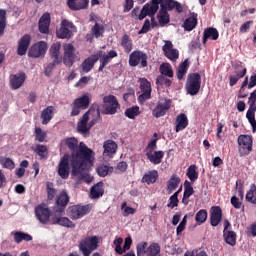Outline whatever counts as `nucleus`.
<instances>
[{
  "label": "nucleus",
  "instance_id": "nucleus-1",
  "mask_svg": "<svg viewBox=\"0 0 256 256\" xmlns=\"http://www.w3.org/2000/svg\"><path fill=\"white\" fill-rule=\"evenodd\" d=\"M63 145H66L71 151L70 161L74 174L79 172V167L87 165L91 156L95 155V152L91 148L87 147L83 142L79 143V140L75 137L62 140L60 147H63Z\"/></svg>",
  "mask_w": 256,
  "mask_h": 256
},
{
  "label": "nucleus",
  "instance_id": "nucleus-2",
  "mask_svg": "<svg viewBox=\"0 0 256 256\" xmlns=\"http://www.w3.org/2000/svg\"><path fill=\"white\" fill-rule=\"evenodd\" d=\"M187 95L195 97L201 91V74L199 72L189 73L185 83Z\"/></svg>",
  "mask_w": 256,
  "mask_h": 256
},
{
  "label": "nucleus",
  "instance_id": "nucleus-3",
  "mask_svg": "<svg viewBox=\"0 0 256 256\" xmlns=\"http://www.w3.org/2000/svg\"><path fill=\"white\" fill-rule=\"evenodd\" d=\"M93 161H95V155L90 156L89 162L87 164H82L78 167V172L75 174L73 173V167L71 170V177L72 179L77 178L78 181H84L85 183L89 184L93 181V176L89 174L91 167L93 166Z\"/></svg>",
  "mask_w": 256,
  "mask_h": 256
},
{
  "label": "nucleus",
  "instance_id": "nucleus-4",
  "mask_svg": "<svg viewBox=\"0 0 256 256\" xmlns=\"http://www.w3.org/2000/svg\"><path fill=\"white\" fill-rule=\"evenodd\" d=\"M79 251L83 256H90L99 249V236H88L79 242Z\"/></svg>",
  "mask_w": 256,
  "mask_h": 256
},
{
  "label": "nucleus",
  "instance_id": "nucleus-5",
  "mask_svg": "<svg viewBox=\"0 0 256 256\" xmlns=\"http://www.w3.org/2000/svg\"><path fill=\"white\" fill-rule=\"evenodd\" d=\"M238 153L240 157H247L253 151V136L240 134L237 138Z\"/></svg>",
  "mask_w": 256,
  "mask_h": 256
},
{
  "label": "nucleus",
  "instance_id": "nucleus-6",
  "mask_svg": "<svg viewBox=\"0 0 256 256\" xmlns=\"http://www.w3.org/2000/svg\"><path fill=\"white\" fill-rule=\"evenodd\" d=\"M91 209H93V204L73 205L68 207L67 215L72 219V221H77L79 219H83L85 215H89V213H91Z\"/></svg>",
  "mask_w": 256,
  "mask_h": 256
},
{
  "label": "nucleus",
  "instance_id": "nucleus-7",
  "mask_svg": "<svg viewBox=\"0 0 256 256\" xmlns=\"http://www.w3.org/2000/svg\"><path fill=\"white\" fill-rule=\"evenodd\" d=\"M102 115H115L117 109H121V104L115 95H107L103 97Z\"/></svg>",
  "mask_w": 256,
  "mask_h": 256
},
{
  "label": "nucleus",
  "instance_id": "nucleus-8",
  "mask_svg": "<svg viewBox=\"0 0 256 256\" xmlns=\"http://www.w3.org/2000/svg\"><path fill=\"white\" fill-rule=\"evenodd\" d=\"M248 105L249 108L246 112V119L250 123L252 127V133H256V119H255V112H256V89L250 93L248 98Z\"/></svg>",
  "mask_w": 256,
  "mask_h": 256
},
{
  "label": "nucleus",
  "instance_id": "nucleus-9",
  "mask_svg": "<svg viewBox=\"0 0 256 256\" xmlns=\"http://www.w3.org/2000/svg\"><path fill=\"white\" fill-rule=\"evenodd\" d=\"M71 173V155L65 153L58 163V175L61 179H69Z\"/></svg>",
  "mask_w": 256,
  "mask_h": 256
},
{
  "label": "nucleus",
  "instance_id": "nucleus-10",
  "mask_svg": "<svg viewBox=\"0 0 256 256\" xmlns=\"http://www.w3.org/2000/svg\"><path fill=\"white\" fill-rule=\"evenodd\" d=\"M64 56L62 59L63 65L65 67L71 68L75 64V59L77 54H75V46L72 43L63 44Z\"/></svg>",
  "mask_w": 256,
  "mask_h": 256
},
{
  "label": "nucleus",
  "instance_id": "nucleus-11",
  "mask_svg": "<svg viewBox=\"0 0 256 256\" xmlns=\"http://www.w3.org/2000/svg\"><path fill=\"white\" fill-rule=\"evenodd\" d=\"M35 215L36 219H38L39 223H42V225H51V210L47 205L40 204L36 206Z\"/></svg>",
  "mask_w": 256,
  "mask_h": 256
},
{
  "label": "nucleus",
  "instance_id": "nucleus-12",
  "mask_svg": "<svg viewBox=\"0 0 256 256\" xmlns=\"http://www.w3.org/2000/svg\"><path fill=\"white\" fill-rule=\"evenodd\" d=\"M69 29H75V24L69 20H62L60 29L56 31L57 39H71L73 32Z\"/></svg>",
  "mask_w": 256,
  "mask_h": 256
},
{
  "label": "nucleus",
  "instance_id": "nucleus-13",
  "mask_svg": "<svg viewBox=\"0 0 256 256\" xmlns=\"http://www.w3.org/2000/svg\"><path fill=\"white\" fill-rule=\"evenodd\" d=\"M45 53H47V42L39 41L30 47L28 57L31 59H39V57H43Z\"/></svg>",
  "mask_w": 256,
  "mask_h": 256
},
{
  "label": "nucleus",
  "instance_id": "nucleus-14",
  "mask_svg": "<svg viewBox=\"0 0 256 256\" xmlns=\"http://www.w3.org/2000/svg\"><path fill=\"white\" fill-rule=\"evenodd\" d=\"M140 89L142 93L138 97L139 103L151 99V82L147 78H140Z\"/></svg>",
  "mask_w": 256,
  "mask_h": 256
},
{
  "label": "nucleus",
  "instance_id": "nucleus-15",
  "mask_svg": "<svg viewBox=\"0 0 256 256\" xmlns=\"http://www.w3.org/2000/svg\"><path fill=\"white\" fill-rule=\"evenodd\" d=\"M102 55L103 52L99 50L96 54H92L91 56L86 58L81 64L82 71L84 73H89L93 69V67H95V63H97V61L101 59Z\"/></svg>",
  "mask_w": 256,
  "mask_h": 256
},
{
  "label": "nucleus",
  "instance_id": "nucleus-16",
  "mask_svg": "<svg viewBox=\"0 0 256 256\" xmlns=\"http://www.w3.org/2000/svg\"><path fill=\"white\" fill-rule=\"evenodd\" d=\"M26 79H27V74H25V72L23 71H20L17 74H11L9 77V83H10L11 89L13 90L21 89Z\"/></svg>",
  "mask_w": 256,
  "mask_h": 256
},
{
  "label": "nucleus",
  "instance_id": "nucleus-17",
  "mask_svg": "<svg viewBox=\"0 0 256 256\" xmlns=\"http://www.w3.org/2000/svg\"><path fill=\"white\" fill-rule=\"evenodd\" d=\"M69 204V195L67 193L59 194L56 198V207L54 208L55 215H63Z\"/></svg>",
  "mask_w": 256,
  "mask_h": 256
},
{
  "label": "nucleus",
  "instance_id": "nucleus-18",
  "mask_svg": "<svg viewBox=\"0 0 256 256\" xmlns=\"http://www.w3.org/2000/svg\"><path fill=\"white\" fill-rule=\"evenodd\" d=\"M57 215L59 214L51 217L50 225H60L61 227H67L68 229H75V224L73 221H71V219H69L68 217Z\"/></svg>",
  "mask_w": 256,
  "mask_h": 256
},
{
  "label": "nucleus",
  "instance_id": "nucleus-19",
  "mask_svg": "<svg viewBox=\"0 0 256 256\" xmlns=\"http://www.w3.org/2000/svg\"><path fill=\"white\" fill-rule=\"evenodd\" d=\"M29 45H31V35L25 34L18 41L17 55L20 57L27 55V49H29Z\"/></svg>",
  "mask_w": 256,
  "mask_h": 256
},
{
  "label": "nucleus",
  "instance_id": "nucleus-20",
  "mask_svg": "<svg viewBox=\"0 0 256 256\" xmlns=\"http://www.w3.org/2000/svg\"><path fill=\"white\" fill-rule=\"evenodd\" d=\"M223 219V210L219 206H212L210 209V225L212 227H217Z\"/></svg>",
  "mask_w": 256,
  "mask_h": 256
},
{
  "label": "nucleus",
  "instance_id": "nucleus-21",
  "mask_svg": "<svg viewBox=\"0 0 256 256\" xmlns=\"http://www.w3.org/2000/svg\"><path fill=\"white\" fill-rule=\"evenodd\" d=\"M103 147V157L107 159H113V155L117 153V142L114 140H106L103 144Z\"/></svg>",
  "mask_w": 256,
  "mask_h": 256
},
{
  "label": "nucleus",
  "instance_id": "nucleus-22",
  "mask_svg": "<svg viewBox=\"0 0 256 256\" xmlns=\"http://www.w3.org/2000/svg\"><path fill=\"white\" fill-rule=\"evenodd\" d=\"M217 41L219 39V30L215 27H208L204 29L203 37H202V43L203 45L207 44V41Z\"/></svg>",
  "mask_w": 256,
  "mask_h": 256
},
{
  "label": "nucleus",
  "instance_id": "nucleus-23",
  "mask_svg": "<svg viewBox=\"0 0 256 256\" xmlns=\"http://www.w3.org/2000/svg\"><path fill=\"white\" fill-rule=\"evenodd\" d=\"M198 14L195 12H190V16L184 20L183 28L184 31L191 33L195 27H197V20Z\"/></svg>",
  "mask_w": 256,
  "mask_h": 256
},
{
  "label": "nucleus",
  "instance_id": "nucleus-24",
  "mask_svg": "<svg viewBox=\"0 0 256 256\" xmlns=\"http://www.w3.org/2000/svg\"><path fill=\"white\" fill-rule=\"evenodd\" d=\"M163 1L164 0H150V2L146 3L140 11L148 12V13H157L160 9H163Z\"/></svg>",
  "mask_w": 256,
  "mask_h": 256
},
{
  "label": "nucleus",
  "instance_id": "nucleus-25",
  "mask_svg": "<svg viewBox=\"0 0 256 256\" xmlns=\"http://www.w3.org/2000/svg\"><path fill=\"white\" fill-rule=\"evenodd\" d=\"M67 6L71 11H81L89 7V0H67Z\"/></svg>",
  "mask_w": 256,
  "mask_h": 256
},
{
  "label": "nucleus",
  "instance_id": "nucleus-26",
  "mask_svg": "<svg viewBox=\"0 0 256 256\" xmlns=\"http://www.w3.org/2000/svg\"><path fill=\"white\" fill-rule=\"evenodd\" d=\"M146 157L150 163H153V165H160V163L163 162V157H165V152L162 150L146 152Z\"/></svg>",
  "mask_w": 256,
  "mask_h": 256
},
{
  "label": "nucleus",
  "instance_id": "nucleus-27",
  "mask_svg": "<svg viewBox=\"0 0 256 256\" xmlns=\"http://www.w3.org/2000/svg\"><path fill=\"white\" fill-rule=\"evenodd\" d=\"M54 106H47L41 112L40 118L42 119V125H49L51 123V119L54 117Z\"/></svg>",
  "mask_w": 256,
  "mask_h": 256
},
{
  "label": "nucleus",
  "instance_id": "nucleus-28",
  "mask_svg": "<svg viewBox=\"0 0 256 256\" xmlns=\"http://www.w3.org/2000/svg\"><path fill=\"white\" fill-rule=\"evenodd\" d=\"M48 55L52 59V61H60L61 63H63V60L59 58V55H61V42L53 43L50 46Z\"/></svg>",
  "mask_w": 256,
  "mask_h": 256
},
{
  "label": "nucleus",
  "instance_id": "nucleus-29",
  "mask_svg": "<svg viewBox=\"0 0 256 256\" xmlns=\"http://www.w3.org/2000/svg\"><path fill=\"white\" fill-rule=\"evenodd\" d=\"M189 125V118H187V114L181 113L176 118V126L175 131L176 133H179V131H183L187 129V126Z\"/></svg>",
  "mask_w": 256,
  "mask_h": 256
},
{
  "label": "nucleus",
  "instance_id": "nucleus-30",
  "mask_svg": "<svg viewBox=\"0 0 256 256\" xmlns=\"http://www.w3.org/2000/svg\"><path fill=\"white\" fill-rule=\"evenodd\" d=\"M189 58H186L179 66L176 72V76L178 81H183L185 75H187V71H189Z\"/></svg>",
  "mask_w": 256,
  "mask_h": 256
},
{
  "label": "nucleus",
  "instance_id": "nucleus-31",
  "mask_svg": "<svg viewBox=\"0 0 256 256\" xmlns=\"http://www.w3.org/2000/svg\"><path fill=\"white\" fill-rule=\"evenodd\" d=\"M91 104V98H89L88 94H83L82 96L74 99L73 105H77L81 109H89V105Z\"/></svg>",
  "mask_w": 256,
  "mask_h": 256
},
{
  "label": "nucleus",
  "instance_id": "nucleus-32",
  "mask_svg": "<svg viewBox=\"0 0 256 256\" xmlns=\"http://www.w3.org/2000/svg\"><path fill=\"white\" fill-rule=\"evenodd\" d=\"M158 25L159 27H165L171 23V17L169 16V12L164 10H159L157 13Z\"/></svg>",
  "mask_w": 256,
  "mask_h": 256
},
{
  "label": "nucleus",
  "instance_id": "nucleus-33",
  "mask_svg": "<svg viewBox=\"0 0 256 256\" xmlns=\"http://www.w3.org/2000/svg\"><path fill=\"white\" fill-rule=\"evenodd\" d=\"M155 15H157V12H143L140 11L139 13V21H143L146 17H150V26L151 29H155V27H159V22L155 20Z\"/></svg>",
  "mask_w": 256,
  "mask_h": 256
},
{
  "label": "nucleus",
  "instance_id": "nucleus-34",
  "mask_svg": "<svg viewBox=\"0 0 256 256\" xmlns=\"http://www.w3.org/2000/svg\"><path fill=\"white\" fill-rule=\"evenodd\" d=\"M223 237L227 245H230L231 247H235V245H237V233H235V231L223 230Z\"/></svg>",
  "mask_w": 256,
  "mask_h": 256
},
{
  "label": "nucleus",
  "instance_id": "nucleus-35",
  "mask_svg": "<svg viewBox=\"0 0 256 256\" xmlns=\"http://www.w3.org/2000/svg\"><path fill=\"white\" fill-rule=\"evenodd\" d=\"M32 151L40 157V159H47L49 157V148L43 144H36Z\"/></svg>",
  "mask_w": 256,
  "mask_h": 256
},
{
  "label": "nucleus",
  "instance_id": "nucleus-36",
  "mask_svg": "<svg viewBox=\"0 0 256 256\" xmlns=\"http://www.w3.org/2000/svg\"><path fill=\"white\" fill-rule=\"evenodd\" d=\"M180 183L181 178H179L177 174H173L167 181V191H169V193H173V191H176L177 187H179Z\"/></svg>",
  "mask_w": 256,
  "mask_h": 256
},
{
  "label": "nucleus",
  "instance_id": "nucleus-37",
  "mask_svg": "<svg viewBox=\"0 0 256 256\" xmlns=\"http://www.w3.org/2000/svg\"><path fill=\"white\" fill-rule=\"evenodd\" d=\"M113 171V166H109L107 164H100L96 167V173L99 177H107V175H111Z\"/></svg>",
  "mask_w": 256,
  "mask_h": 256
},
{
  "label": "nucleus",
  "instance_id": "nucleus-38",
  "mask_svg": "<svg viewBox=\"0 0 256 256\" xmlns=\"http://www.w3.org/2000/svg\"><path fill=\"white\" fill-rule=\"evenodd\" d=\"M158 178L159 172L157 170H151L142 177V181L143 183H147V185H151L155 183Z\"/></svg>",
  "mask_w": 256,
  "mask_h": 256
},
{
  "label": "nucleus",
  "instance_id": "nucleus-39",
  "mask_svg": "<svg viewBox=\"0 0 256 256\" xmlns=\"http://www.w3.org/2000/svg\"><path fill=\"white\" fill-rule=\"evenodd\" d=\"M146 256H161V245L157 242H152L146 248Z\"/></svg>",
  "mask_w": 256,
  "mask_h": 256
},
{
  "label": "nucleus",
  "instance_id": "nucleus-40",
  "mask_svg": "<svg viewBox=\"0 0 256 256\" xmlns=\"http://www.w3.org/2000/svg\"><path fill=\"white\" fill-rule=\"evenodd\" d=\"M186 176L191 181V183H195L197 179H199V172L197 171V165L191 164L186 171Z\"/></svg>",
  "mask_w": 256,
  "mask_h": 256
},
{
  "label": "nucleus",
  "instance_id": "nucleus-41",
  "mask_svg": "<svg viewBox=\"0 0 256 256\" xmlns=\"http://www.w3.org/2000/svg\"><path fill=\"white\" fill-rule=\"evenodd\" d=\"M89 112H85L83 116L80 118V120L77 123V131L78 133H82L83 131L87 130V124L89 123Z\"/></svg>",
  "mask_w": 256,
  "mask_h": 256
},
{
  "label": "nucleus",
  "instance_id": "nucleus-42",
  "mask_svg": "<svg viewBox=\"0 0 256 256\" xmlns=\"http://www.w3.org/2000/svg\"><path fill=\"white\" fill-rule=\"evenodd\" d=\"M12 235L14 236L15 243H21L22 241H33V236L25 232L16 231L12 232Z\"/></svg>",
  "mask_w": 256,
  "mask_h": 256
},
{
  "label": "nucleus",
  "instance_id": "nucleus-43",
  "mask_svg": "<svg viewBox=\"0 0 256 256\" xmlns=\"http://www.w3.org/2000/svg\"><path fill=\"white\" fill-rule=\"evenodd\" d=\"M247 75V68H243L242 71L236 72V75H230L229 76V85L230 87H234V85H237L239 79H243Z\"/></svg>",
  "mask_w": 256,
  "mask_h": 256
},
{
  "label": "nucleus",
  "instance_id": "nucleus-44",
  "mask_svg": "<svg viewBox=\"0 0 256 256\" xmlns=\"http://www.w3.org/2000/svg\"><path fill=\"white\" fill-rule=\"evenodd\" d=\"M159 72L161 73L160 76L169 77V79L173 77V67L169 63H162L159 67Z\"/></svg>",
  "mask_w": 256,
  "mask_h": 256
},
{
  "label": "nucleus",
  "instance_id": "nucleus-45",
  "mask_svg": "<svg viewBox=\"0 0 256 256\" xmlns=\"http://www.w3.org/2000/svg\"><path fill=\"white\" fill-rule=\"evenodd\" d=\"M91 32L92 37H95V39H99V37H103V34L105 33V26L95 21L94 26L91 28Z\"/></svg>",
  "mask_w": 256,
  "mask_h": 256
},
{
  "label": "nucleus",
  "instance_id": "nucleus-46",
  "mask_svg": "<svg viewBox=\"0 0 256 256\" xmlns=\"http://www.w3.org/2000/svg\"><path fill=\"white\" fill-rule=\"evenodd\" d=\"M121 47H123L125 53H131L133 50V41L129 38V35L124 34L121 39Z\"/></svg>",
  "mask_w": 256,
  "mask_h": 256
},
{
  "label": "nucleus",
  "instance_id": "nucleus-47",
  "mask_svg": "<svg viewBox=\"0 0 256 256\" xmlns=\"http://www.w3.org/2000/svg\"><path fill=\"white\" fill-rule=\"evenodd\" d=\"M143 51H134L130 54L129 65L130 67H137L141 61V54Z\"/></svg>",
  "mask_w": 256,
  "mask_h": 256
},
{
  "label": "nucleus",
  "instance_id": "nucleus-48",
  "mask_svg": "<svg viewBox=\"0 0 256 256\" xmlns=\"http://www.w3.org/2000/svg\"><path fill=\"white\" fill-rule=\"evenodd\" d=\"M157 87H166L169 88L173 85V80L167 78V76L158 75L156 78Z\"/></svg>",
  "mask_w": 256,
  "mask_h": 256
},
{
  "label": "nucleus",
  "instance_id": "nucleus-49",
  "mask_svg": "<svg viewBox=\"0 0 256 256\" xmlns=\"http://www.w3.org/2000/svg\"><path fill=\"white\" fill-rule=\"evenodd\" d=\"M124 115L125 117H128V119H135V117H138V115H141L139 106H132L130 108H127L124 112Z\"/></svg>",
  "mask_w": 256,
  "mask_h": 256
},
{
  "label": "nucleus",
  "instance_id": "nucleus-50",
  "mask_svg": "<svg viewBox=\"0 0 256 256\" xmlns=\"http://www.w3.org/2000/svg\"><path fill=\"white\" fill-rule=\"evenodd\" d=\"M99 119H101V118H97V116H96L95 118L90 120L86 124V130H82V133H80V135H83V137H89V135H91V128L93 126L97 125V123L99 122Z\"/></svg>",
  "mask_w": 256,
  "mask_h": 256
},
{
  "label": "nucleus",
  "instance_id": "nucleus-51",
  "mask_svg": "<svg viewBox=\"0 0 256 256\" xmlns=\"http://www.w3.org/2000/svg\"><path fill=\"white\" fill-rule=\"evenodd\" d=\"M0 165H2L3 169H9V171H13V169H15V161L11 158H0Z\"/></svg>",
  "mask_w": 256,
  "mask_h": 256
},
{
  "label": "nucleus",
  "instance_id": "nucleus-52",
  "mask_svg": "<svg viewBox=\"0 0 256 256\" xmlns=\"http://www.w3.org/2000/svg\"><path fill=\"white\" fill-rule=\"evenodd\" d=\"M57 65H61V61L52 60V62L48 63L44 67V75H45V77H51V74L53 73V69H55V67Z\"/></svg>",
  "mask_w": 256,
  "mask_h": 256
},
{
  "label": "nucleus",
  "instance_id": "nucleus-53",
  "mask_svg": "<svg viewBox=\"0 0 256 256\" xmlns=\"http://www.w3.org/2000/svg\"><path fill=\"white\" fill-rule=\"evenodd\" d=\"M195 221L197 225H203L207 221V210L202 209L196 213Z\"/></svg>",
  "mask_w": 256,
  "mask_h": 256
},
{
  "label": "nucleus",
  "instance_id": "nucleus-54",
  "mask_svg": "<svg viewBox=\"0 0 256 256\" xmlns=\"http://www.w3.org/2000/svg\"><path fill=\"white\" fill-rule=\"evenodd\" d=\"M152 115L156 119H159L160 117H165V115H167V107H161L157 104L152 111Z\"/></svg>",
  "mask_w": 256,
  "mask_h": 256
},
{
  "label": "nucleus",
  "instance_id": "nucleus-55",
  "mask_svg": "<svg viewBox=\"0 0 256 256\" xmlns=\"http://www.w3.org/2000/svg\"><path fill=\"white\" fill-rule=\"evenodd\" d=\"M86 112L92 115V117H97V119H101V110L99 109V104L97 103L91 104L90 108Z\"/></svg>",
  "mask_w": 256,
  "mask_h": 256
},
{
  "label": "nucleus",
  "instance_id": "nucleus-56",
  "mask_svg": "<svg viewBox=\"0 0 256 256\" xmlns=\"http://www.w3.org/2000/svg\"><path fill=\"white\" fill-rule=\"evenodd\" d=\"M34 134L36 141L39 143H45V139H47V133H45L41 127H36Z\"/></svg>",
  "mask_w": 256,
  "mask_h": 256
},
{
  "label": "nucleus",
  "instance_id": "nucleus-57",
  "mask_svg": "<svg viewBox=\"0 0 256 256\" xmlns=\"http://www.w3.org/2000/svg\"><path fill=\"white\" fill-rule=\"evenodd\" d=\"M240 197V198H239ZM239 197L237 196H232L230 203L234 207V209H241L243 206V193L239 194Z\"/></svg>",
  "mask_w": 256,
  "mask_h": 256
},
{
  "label": "nucleus",
  "instance_id": "nucleus-58",
  "mask_svg": "<svg viewBox=\"0 0 256 256\" xmlns=\"http://www.w3.org/2000/svg\"><path fill=\"white\" fill-rule=\"evenodd\" d=\"M164 55H165V57H167V59L172 61V63H175V61H177V59H179V50L173 48L172 50L166 51V53H164Z\"/></svg>",
  "mask_w": 256,
  "mask_h": 256
},
{
  "label": "nucleus",
  "instance_id": "nucleus-59",
  "mask_svg": "<svg viewBox=\"0 0 256 256\" xmlns=\"http://www.w3.org/2000/svg\"><path fill=\"white\" fill-rule=\"evenodd\" d=\"M99 61H100V66L98 68V73H101L103 72V70L105 69V67H107V65H109V63H111V58H109L107 56V54H104L102 55L100 58H99Z\"/></svg>",
  "mask_w": 256,
  "mask_h": 256
},
{
  "label": "nucleus",
  "instance_id": "nucleus-60",
  "mask_svg": "<svg viewBox=\"0 0 256 256\" xmlns=\"http://www.w3.org/2000/svg\"><path fill=\"white\" fill-rule=\"evenodd\" d=\"M147 242H139L136 246L137 256H145L147 255Z\"/></svg>",
  "mask_w": 256,
  "mask_h": 256
},
{
  "label": "nucleus",
  "instance_id": "nucleus-61",
  "mask_svg": "<svg viewBox=\"0 0 256 256\" xmlns=\"http://www.w3.org/2000/svg\"><path fill=\"white\" fill-rule=\"evenodd\" d=\"M175 1L176 0H164L162 4L161 11H173L175 9Z\"/></svg>",
  "mask_w": 256,
  "mask_h": 256
},
{
  "label": "nucleus",
  "instance_id": "nucleus-62",
  "mask_svg": "<svg viewBox=\"0 0 256 256\" xmlns=\"http://www.w3.org/2000/svg\"><path fill=\"white\" fill-rule=\"evenodd\" d=\"M121 209L124 211V217H127L128 215H135L136 213L135 208L127 206V202L122 203Z\"/></svg>",
  "mask_w": 256,
  "mask_h": 256
},
{
  "label": "nucleus",
  "instance_id": "nucleus-63",
  "mask_svg": "<svg viewBox=\"0 0 256 256\" xmlns=\"http://www.w3.org/2000/svg\"><path fill=\"white\" fill-rule=\"evenodd\" d=\"M90 193H105V188L103 187V182L100 181V182L94 184L90 188Z\"/></svg>",
  "mask_w": 256,
  "mask_h": 256
},
{
  "label": "nucleus",
  "instance_id": "nucleus-64",
  "mask_svg": "<svg viewBox=\"0 0 256 256\" xmlns=\"http://www.w3.org/2000/svg\"><path fill=\"white\" fill-rule=\"evenodd\" d=\"M184 256H209L205 250L194 249L192 251H186Z\"/></svg>",
  "mask_w": 256,
  "mask_h": 256
}]
</instances>
